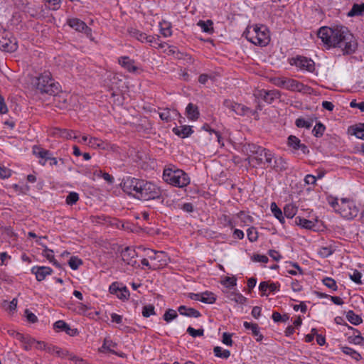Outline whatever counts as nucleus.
Masks as SVG:
<instances>
[{"label":"nucleus","mask_w":364,"mask_h":364,"mask_svg":"<svg viewBox=\"0 0 364 364\" xmlns=\"http://www.w3.org/2000/svg\"><path fill=\"white\" fill-rule=\"evenodd\" d=\"M358 43L349 28L342 25L336 26V40L333 48H341L343 55H351L358 49Z\"/></svg>","instance_id":"f257e3e1"},{"label":"nucleus","mask_w":364,"mask_h":364,"mask_svg":"<svg viewBox=\"0 0 364 364\" xmlns=\"http://www.w3.org/2000/svg\"><path fill=\"white\" fill-rule=\"evenodd\" d=\"M31 83L41 94L55 95L59 92V83L53 78L50 71L46 70L32 79Z\"/></svg>","instance_id":"f03ea898"},{"label":"nucleus","mask_w":364,"mask_h":364,"mask_svg":"<svg viewBox=\"0 0 364 364\" xmlns=\"http://www.w3.org/2000/svg\"><path fill=\"white\" fill-rule=\"evenodd\" d=\"M164 181L175 187L183 188L190 183L188 175L183 170L171 166L165 168L163 172Z\"/></svg>","instance_id":"7ed1b4c3"},{"label":"nucleus","mask_w":364,"mask_h":364,"mask_svg":"<svg viewBox=\"0 0 364 364\" xmlns=\"http://www.w3.org/2000/svg\"><path fill=\"white\" fill-rule=\"evenodd\" d=\"M243 36L248 41L261 47L266 46L270 41L269 30L264 25H255L246 29Z\"/></svg>","instance_id":"20e7f679"},{"label":"nucleus","mask_w":364,"mask_h":364,"mask_svg":"<svg viewBox=\"0 0 364 364\" xmlns=\"http://www.w3.org/2000/svg\"><path fill=\"white\" fill-rule=\"evenodd\" d=\"M265 151L270 150L251 143H246L242 146V151L248 156L247 160L250 164H252L253 167L265 166L266 161L264 154Z\"/></svg>","instance_id":"39448f33"},{"label":"nucleus","mask_w":364,"mask_h":364,"mask_svg":"<svg viewBox=\"0 0 364 364\" xmlns=\"http://www.w3.org/2000/svg\"><path fill=\"white\" fill-rule=\"evenodd\" d=\"M137 199L145 201L160 199L163 200L162 190L154 183L142 180Z\"/></svg>","instance_id":"423d86ee"},{"label":"nucleus","mask_w":364,"mask_h":364,"mask_svg":"<svg viewBox=\"0 0 364 364\" xmlns=\"http://www.w3.org/2000/svg\"><path fill=\"white\" fill-rule=\"evenodd\" d=\"M33 154L36 157L41 159L39 161V164L42 166H45L47 161H50V166H58L59 164H65L64 159L60 158L58 159L57 158L53 157L50 151L45 149L40 146L35 145L33 146Z\"/></svg>","instance_id":"0eeeda50"},{"label":"nucleus","mask_w":364,"mask_h":364,"mask_svg":"<svg viewBox=\"0 0 364 364\" xmlns=\"http://www.w3.org/2000/svg\"><path fill=\"white\" fill-rule=\"evenodd\" d=\"M18 48L17 41L11 32L0 26V50L5 52H14Z\"/></svg>","instance_id":"6e6552de"},{"label":"nucleus","mask_w":364,"mask_h":364,"mask_svg":"<svg viewBox=\"0 0 364 364\" xmlns=\"http://www.w3.org/2000/svg\"><path fill=\"white\" fill-rule=\"evenodd\" d=\"M143 179L136 178L133 177H127L124 178L121 186L123 191L128 195L137 198L140 191V186Z\"/></svg>","instance_id":"1a4fd4ad"},{"label":"nucleus","mask_w":364,"mask_h":364,"mask_svg":"<svg viewBox=\"0 0 364 364\" xmlns=\"http://www.w3.org/2000/svg\"><path fill=\"white\" fill-rule=\"evenodd\" d=\"M358 208L355 203L348 198H342L339 205L338 213L346 219H353L358 214Z\"/></svg>","instance_id":"9d476101"},{"label":"nucleus","mask_w":364,"mask_h":364,"mask_svg":"<svg viewBox=\"0 0 364 364\" xmlns=\"http://www.w3.org/2000/svg\"><path fill=\"white\" fill-rule=\"evenodd\" d=\"M317 36L328 48H333L336 40V26L321 27Z\"/></svg>","instance_id":"9b49d317"},{"label":"nucleus","mask_w":364,"mask_h":364,"mask_svg":"<svg viewBox=\"0 0 364 364\" xmlns=\"http://www.w3.org/2000/svg\"><path fill=\"white\" fill-rule=\"evenodd\" d=\"M289 63L302 70L313 73L315 70V63L311 58L305 56L297 55L289 60Z\"/></svg>","instance_id":"f8f14e48"},{"label":"nucleus","mask_w":364,"mask_h":364,"mask_svg":"<svg viewBox=\"0 0 364 364\" xmlns=\"http://www.w3.org/2000/svg\"><path fill=\"white\" fill-rule=\"evenodd\" d=\"M256 99L262 100L264 102L272 104L275 100L281 97V92L278 90H267L264 89L257 90L254 92Z\"/></svg>","instance_id":"ddd939ff"},{"label":"nucleus","mask_w":364,"mask_h":364,"mask_svg":"<svg viewBox=\"0 0 364 364\" xmlns=\"http://www.w3.org/2000/svg\"><path fill=\"white\" fill-rule=\"evenodd\" d=\"M287 146L291 149L294 154L298 153L300 151L303 154L307 155L309 154L308 146L302 144L301 140L294 135H290L287 139Z\"/></svg>","instance_id":"4468645a"},{"label":"nucleus","mask_w":364,"mask_h":364,"mask_svg":"<svg viewBox=\"0 0 364 364\" xmlns=\"http://www.w3.org/2000/svg\"><path fill=\"white\" fill-rule=\"evenodd\" d=\"M67 24L77 32L84 33L87 36H92V29L80 18H70L67 19Z\"/></svg>","instance_id":"2eb2a0df"},{"label":"nucleus","mask_w":364,"mask_h":364,"mask_svg":"<svg viewBox=\"0 0 364 364\" xmlns=\"http://www.w3.org/2000/svg\"><path fill=\"white\" fill-rule=\"evenodd\" d=\"M50 136L55 138H62L63 139H77L78 135L76 134V132L67 129H61L58 127H54L50 130Z\"/></svg>","instance_id":"dca6fc26"},{"label":"nucleus","mask_w":364,"mask_h":364,"mask_svg":"<svg viewBox=\"0 0 364 364\" xmlns=\"http://www.w3.org/2000/svg\"><path fill=\"white\" fill-rule=\"evenodd\" d=\"M223 105L237 115L243 116L249 110V108L242 104L237 103L231 100L227 99L223 102Z\"/></svg>","instance_id":"f3484780"},{"label":"nucleus","mask_w":364,"mask_h":364,"mask_svg":"<svg viewBox=\"0 0 364 364\" xmlns=\"http://www.w3.org/2000/svg\"><path fill=\"white\" fill-rule=\"evenodd\" d=\"M31 272L36 275L38 282H41L46 279V276L53 273V269L49 267L35 266L31 268Z\"/></svg>","instance_id":"a211bd4d"},{"label":"nucleus","mask_w":364,"mask_h":364,"mask_svg":"<svg viewBox=\"0 0 364 364\" xmlns=\"http://www.w3.org/2000/svg\"><path fill=\"white\" fill-rule=\"evenodd\" d=\"M53 328L57 332L64 331L70 336H75L78 334L77 328H71L70 326L63 320L55 322Z\"/></svg>","instance_id":"6ab92c4d"},{"label":"nucleus","mask_w":364,"mask_h":364,"mask_svg":"<svg viewBox=\"0 0 364 364\" xmlns=\"http://www.w3.org/2000/svg\"><path fill=\"white\" fill-rule=\"evenodd\" d=\"M122 260L129 265L134 266L136 264L135 257L136 253L135 250L131 247H126L121 253Z\"/></svg>","instance_id":"aec40b11"},{"label":"nucleus","mask_w":364,"mask_h":364,"mask_svg":"<svg viewBox=\"0 0 364 364\" xmlns=\"http://www.w3.org/2000/svg\"><path fill=\"white\" fill-rule=\"evenodd\" d=\"M243 326L247 330H250L252 335L255 337V339L257 342H261L264 338L263 335L259 331V327L256 323H250L247 321H245L243 323Z\"/></svg>","instance_id":"412c9836"},{"label":"nucleus","mask_w":364,"mask_h":364,"mask_svg":"<svg viewBox=\"0 0 364 364\" xmlns=\"http://www.w3.org/2000/svg\"><path fill=\"white\" fill-rule=\"evenodd\" d=\"M119 65L129 73H134L138 68L134 65V60L128 56H122L119 58Z\"/></svg>","instance_id":"4be33fe9"},{"label":"nucleus","mask_w":364,"mask_h":364,"mask_svg":"<svg viewBox=\"0 0 364 364\" xmlns=\"http://www.w3.org/2000/svg\"><path fill=\"white\" fill-rule=\"evenodd\" d=\"M88 144L93 149H100L102 150H108L112 148V145L97 137H90Z\"/></svg>","instance_id":"5701e85b"},{"label":"nucleus","mask_w":364,"mask_h":364,"mask_svg":"<svg viewBox=\"0 0 364 364\" xmlns=\"http://www.w3.org/2000/svg\"><path fill=\"white\" fill-rule=\"evenodd\" d=\"M178 311L181 315L191 318H199L201 316V314L199 311L191 307H187L184 305L180 306L178 308Z\"/></svg>","instance_id":"b1692460"},{"label":"nucleus","mask_w":364,"mask_h":364,"mask_svg":"<svg viewBox=\"0 0 364 364\" xmlns=\"http://www.w3.org/2000/svg\"><path fill=\"white\" fill-rule=\"evenodd\" d=\"M288 168L289 164L287 161L282 156H277L275 155L273 170L276 172L281 173L287 171Z\"/></svg>","instance_id":"393cba45"},{"label":"nucleus","mask_w":364,"mask_h":364,"mask_svg":"<svg viewBox=\"0 0 364 364\" xmlns=\"http://www.w3.org/2000/svg\"><path fill=\"white\" fill-rule=\"evenodd\" d=\"M316 222H317V220H307L301 216H297L295 218V223L297 225L301 227L302 228H304L306 230H314V228L316 226Z\"/></svg>","instance_id":"a878e982"},{"label":"nucleus","mask_w":364,"mask_h":364,"mask_svg":"<svg viewBox=\"0 0 364 364\" xmlns=\"http://www.w3.org/2000/svg\"><path fill=\"white\" fill-rule=\"evenodd\" d=\"M172 132L179 137L186 138L191 135L193 130L192 129V127L184 125L173 127Z\"/></svg>","instance_id":"bb28decb"},{"label":"nucleus","mask_w":364,"mask_h":364,"mask_svg":"<svg viewBox=\"0 0 364 364\" xmlns=\"http://www.w3.org/2000/svg\"><path fill=\"white\" fill-rule=\"evenodd\" d=\"M292 82V90L291 92H298L304 94H310L313 90L311 87L307 85H304V83L296 80H294V82Z\"/></svg>","instance_id":"cd10ccee"},{"label":"nucleus","mask_w":364,"mask_h":364,"mask_svg":"<svg viewBox=\"0 0 364 364\" xmlns=\"http://www.w3.org/2000/svg\"><path fill=\"white\" fill-rule=\"evenodd\" d=\"M187 117L192 121L197 120L199 118L200 112L197 105L193 103L188 104L186 108Z\"/></svg>","instance_id":"c85d7f7f"},{"label":"nucleus","mask_w":364,"mask_h":364,"mask_svg":"<svg viewBox=\"0 0 364 364\" xmlns=\"http://www.w3.org/2000/svg\"><path fill=\"white\" fill-rule=\"evenodd\" d=\"M271 211L274 216L282 223L284 224L285 219L282 210L277 206L275 202H272L270 205Z\"/></svg>","instance_id":"c756f323"},{"label":"nucleus","mask_w":364,"mask_h":364,"mask_svg":"<svg viewBox=\"0 0 364 364\" xmlns=\"http://www.w3.org/2000/svg\"><path fill=\"white\" fill-rule=\"evenodd\" d=\"M348 16H364V3L360 4H354L348 14Z\"/></svg>","instance_id":"7c9ffc66"},{"label":"nucleus","mask_w":364,"mask_h":364,"mask_svg":"<svg viewBox=\"0 0 364 364\" xmlns=\"http://www.w3.org/2000/svg\"><path fill=\"white\" fill-rule=\"evenodd\" d=\"M171 110L168 108L163 109L162 112H159V117L161 120L169 122L172 119H173V117L171 114ZM172 113L174 114L175 116H177L178 113L176 109L172 110Z\"/></svg>","instance_id":"2f4dec72"},{"label":"nucleus","mask_w":364,"mask_h":364,"mask_svg":"<svg viewBox=\"0 0 364 364\" xmlns=\"http://www.w3.org/2000/svg\"><path fill=\"white\" fill-rule=\"evenodd\" d=\"M298 210V208L293 203H288L284 207V215L287 218H293Z\"/></svg>","instance_id":"473e14b6"},{"label":"nucleus","mask_w":364,"mask_h":364,"mask_svg":"<svg viewBox=\"0 0 364 364\" xmlns=\"http://www.w3.org/2000/svg\"><path fill=\"white\" fill-rule=\"evenodd\" d=\"M340 348L344 354L350 356L357 361L362 358L361 355L358 352L348 346H341Z\"/></svg>","instance_id":"72a5a7b5"},{"label":"nucleus","mask_w":364,"mask_h":364,"mask_svg":"<svg viewBox=\"0 0 364 364\" xmlns=\"http://www.w3.org/2000/svg\"><path fill=\"white\" fill-rule=\"evenodd\" d=\"M160 31L163 36L169 37L172 35L171 23L166 21H163L159 23Z\"/></svg>","instance_id":"f704fd0d"},{"label":"nucleus","mask_w":364,"mask_h":364,"mask_svg":"<svg viewBox=\"0 0 364 364\" xmlns=\"http://www.w3.org/2000/svg\"><path fill=\"white\" fill-rule=\"evenodd\" d=\"M346 318L350 323L355 326L359 325L363 322L362 318L360 316L355 314V312L352 310H349L346 313Z\"/></svg>","instance_id":"c9c22d12"},{"label":"nucleus","mask_w":364,"mask_h":364,"mask_svg":"<svg viewBox=\"0 0 364 364\" xmlns=\"http://www.w3.org/2000/svg\"><path fill=\"white\" fill-rule=\"evenodd\" d=\"M314 123V119L309 118L305 119L304 118L299 117L296 119L295 124L299 128L310 129Z\"/></svg>","instance_id":"e433bc0d"},{"label":"nucleus","mask_w":364,"mask_h":364,"mask_svg":"<svg viewBox=\"0 0 364 364\" xmlns=\"http://www.w3.org/2000/svg\"><path fill=\"white\" fill-rule=\"evenodd\" d=\"M129 33L130 34L131 36L135 38L136 40L141 43H145V41L147 40L146 34L136 28H129Z\"/></svg>","instance_id":"4c0bfd02"},{"label":"nucleus","mask_w":364,"mask_h":364,"mask_svg":"<svg viewBox=\"0 0 364 364\" xmlns=\"http://www.w3.org/2000/svg\"><path fill=\"white\" fill-rule=\"evenodd\" d=\"M201 302L203 303L212 304L216 301L215 295L211 291H205L201 293Z\"/></svg>","instance_id":"58836bf2"},{"label":"nucleus","mask_w":364,"mask_h":364,"mask_svg":"<svg viewBox=\"0 0 364 364\" xmlns=\"http://www.w3.org/2000/svg\"><path fill=\"white\" fill-rule=\"evenodd\" d=\"M266 164L264 166L270 168L273 170L274 161L275 159V154L272 151H265L264 152Z\"/></svg>","instance_id":"ea45409f"},{"label":"nucleus","mask_w":364,"mask_h":364,"mask_svg":"<svg viewBox=\"0 0 364 364\" xmlns=\"http://www.w3.org/2000/svg\"><path fill=\"white\" fill-rule=\"evenodd\" d=\"M325 130V125L321 122H318L312 130V134L315 137L320 138L323 135Z\"/></svg>","instance_id":"a19ab883"},{"label":"nucleus","mask_w":364,"mask_h":364,"mask_svg":"<svg viewBox=\"0 0 364 364\" xmlns=\"http://www.w3.org/2000/svg\"><path fill=\"white\" fill-rule=\"evenodd\" d=\"M117 344L114 342H113L111 340L105 339L104 343L102 346V349H103L102 351H108L112 354H117V352L114 351L112 348H116Z\"/></svg>","instance_id":"79ce46f5"},{"label":"nucleus","mask_w":364,"mask_h":364,"mask_svg":"<svg viewBox=\"0 0 364 364\" xmlns=\"http://www.w3.org/2000/svg\"><path fill=\"white\" fill-rule=\"evenodd\" d=\"M229 298L230 300L240 304H244L247 301V298L242 294L232 291L230 294Z\"/></svg>","instance_id":"37998d69"},{"label":"nucleus","mask_w":364,"mask_h":364,"mask_svg":"<svg viewBox=\"0 0 364 364\" xmlns=\"http://www.w3.org/2000/svg\"><path fill=\"white\" fill-rule=\"evenodd\" d=\"M214 355L216 357L221 358H228L230 355V351L229 350H223L220 346H216L213 349Z\"/></svg>","instance_id":"c03bdc74"},{"label":"nucleus","mask_w":364,"mask_h":364,"mask_svg":"<svg viewBox=\"0 0 364 364\" xmlns=\"http://www.w3.org/2000/svg\"><path fill=\"white\" fill-rule=\"evenodd\" d=\"M164 252H156L152 250H149L146 255L151 260H157L158 262L164 261V264H166V260L161 258V255H164Z\"/></svg>","instance_id":"a18cd8bd"},{"label":"nucleus","mask_w":364,"mask_h":364,"mask_svg":"<svg viewBox=\"0 0 364 364\" xmlns=\"http://www.w3.org/2000/svg\"><path fill=\"white\" fill-rule=\"evenodd\" d=\"M142 316L145 318H148L151 315H155V307L152 304L145 305L142 308Z\"/></svg>","instance_id":"49530a36"},{"label":"nucleus","mask_w":364,"mask_h":364,"mask_svg":"<svg viewBox=\"0 0 364 364\" xmlns=\"http://www.w3.org/2000/svg\"><path fill=\"white\" fill-rule=\"evenodd\" d=\"M334 249L331 246L321 247L318 250V255L323 258H326L334 252Z\"/></svg>","instance_id":"de8ad7c7"},{"label":"nucleus","mask_w":364,"mask_h":364,"mask_svg":"<svg viewBox=\"0 0 364 364\" xmlns=\"http://www.w3.org/2000/svg\"><path fill=\"white\" fill-rule=\"evenodd\" d=\"M36 343V340L28 336L26 339L21 343V346L25 350H30Z\"/></svg>","instance_id":"09e8293b"},{"label":"nucleus","mask_w":364,"mask_h":364,"mask_svg":"<svg viewBox=\"0 0 364 364\" xmlns=\"http://www.w3.org/2000/svg\"><path fill=\"white\" fill-rule=\"evenodd\" d=\"M68 264L72 269L76 270L80 265L82 264V260L77 257L73 256L70 258Z\"/></svg>","instance_id":"8fccbe9b"},{"label":"nucleus","mask_w":364,"mask_h":364,"mask_svg":"<svg viewBox=\"0 0 364 364\" xmlns=\"http://www.w3.org/2000/svg\"><path fill=\"white\" fill-rule=\"evenodd\" d=\"M322 282L323 284L328 288L332 289L333 291L337 290L338 286L336 284V282L331 277H326L323 279Z\"/></svg>","instance_id":"3c124183"},{"label":"nucleus","mask_w":364,"mask_h":364,"mask_svg":"<svg viewBox=\"0 0 364 364\" xmlns=\"http://www.w3.org/2000/svg\"><path fill=\"white\" fill-rule=\"evenodd\" d=\"M79 200V194L76 192H70L66 197L65 202L68 205H73Z\"/></svg>","instance_id":"603ef678"},{"label":"nucleus","mask_w":364,"mask_h":364,"mask_svg":"<svg viewBox=\"0 0 364 364\" xmlns=\"http://www.w3.org/2000/svg\"><path fill=\"white\" fill-rule=\"evenodd\" d=\"M177 316H178V314L175 310L168 309L165 311V313L163 316V318H164V321H166V322H170L172 320L177 318Z\"/></svg>","instance_id":"864d4df0"},{"label":"nucleus","mask_w":364,"mask_h":364,"mask_svg":"<svg viewBox=\"0 0 364 364\" xmlns=\"http://www.w3.org/2000/svg\"><path fill=\"white\" fill-rule=\"evenodd\" d=\"M286 77H271L269 82L278 87L284 88L285 86Z\"/></svg>","instance_id":"5fc2aeb1"},{"label":"nucleus","mask_w":364,"mask_h":364,"mask_svg":"<svg viewBox=\"0 0 364 364\" xmlns=\"http://www.w3.org/2000/svg\"><path fill=\"white\" fill-rule=\"evenodd\" d=\"M247 235L250 242H255L258 239V232L255 227H250L247 229Z\"/></svg>","instance_id":"6e6d98bb"},{"label":"nucleus","mask_w":364,"mask_h":364,"mask_svg":"<svg viewBox=\"0 0 364 364\" xmlns=\"http://www.w3.org/2000/svg\"><path fill=\"white\" fill-rule=\"evenodd\" d=\"M198 25L201 28L203 32L210 33L213 30V22L210 20L207 21H200Z\"/></svg>","instance_id":"4d7b16f0"},{"label":"nucleus","mask_w":364,"mask_h":364,"mask_svg":"<svg viewBox=\"0 0 364 364\" xmlns=\"http://www.w3.org/2000/svg\"><path fill=\"white\" fill-rule=\"evenodd\" d=\"M186 332L191 336L193 338L198 337V336H203L204 334V329L203 328H199V329H195L191 326L188 327Z\"/></svg>","instance_id":"13d9d810"},{"label":"nucleus","mask_w":364,"mask_h":364,"mask_svg":"<svg viewBox=\"0 0 364 364\" xmlns=\"http://www.w3.org/2000/svg\"><path fill=\"white\" fill-rule=\"evenodd\" d=\"M364 338L361 336L360 332H358V334L355 336H351L348 338V341L350 343H353L355 345H360L363 341Z\"/></svg>","instance_id":"bf43d9fd"},{"label":"nucleus","mask_w":364,"mask_h":364,"mask_svg":"<svg viewBox=\"0 0 364 364\" xmlns=\"http://www.w3.org/2000/svg\"><path fill=\"white\" fill-rule=\"evenodd\" d=\"M353 134L357 138L364 140V127L361 126V123L353 129Z\"/></svg>","instance_id":"052dcab7"},{"label":"nucleus","mask_w":364,"mask_h":364,"mask_svg":"<svg viewBox=\"0 0 364 364\" xmlns=\"http://www.w3.org/2000/svg\"><path fill=\"white\" fill-rule=\"evenodd\" d=\"M116 296L119 299L127 300L129 297V291L126 287H122Z\"/></svg>","instance_id":"680f3d73"},{"label":"nucleus","mask_w":364,"mask_h":364,"mask_svg":"<svg viewBox=\"0 0 364 364\" xmlns=\"http://www.w3.org/2000/svg\"><path fill=\"white\" fill-rule=\"evenodd\" d=\"M222 218L224 221L225 226L228 227L230 229H233L235 227V222L232 219H231L228 215H223L222 216Z\"/></svg>","instance_id":"e2e57ef3"},{"label":"nucleus","mask_w":364,"mask_h":364,"mask_svg":"<svg viewBox=\"0 0 364 364\" xmlns=\"http://www.w3.org/2000/svg\"><path fill=\"white\" fill-rule=\"evenodd\" d=\"M42 255L45 257L50 262L55 259L53 250L48 249L47 247H46L43 250Z\"/></svg>","instance_id":"0e129e2a"},{"label":"nucleus","mask_w":364,"mask_h":364,"mask_svg":"<svg viewBox=\"0 0 364 364\" xmlns=\"http://www.w3.org/2000/svg\"><path fill=\"white\" fill-rule=\"evenodd\" d=\"M361 277L362 274L358 270H354L353 274L350 275V279L358 284H362Z\"/></svg>","instance_id":"69168bd1"},{"label":"nucleus","mask_w":364,"mask_h":364,"mask_svg":"<svg viewBox=\"0 0 364 364\" xmlns=\"http://www.w3.org/2000/svg\"><path fill=\"white\" fill-rule=\"evenodd\" d=\"M223 284L227 287H232L237 284V279L235 277H226L223 281Z\"/></svg>","instance_id":"338daca9"},{"label":"nucleus","mask_w":364,"mask_h":364,"mask_svg":"<svg viewBox=\"0 0 364 364\" xmlns=\"http://www.w3.org/2000/svg\"><path fill=\"white\" fill-rule=\"evenodd\" d=\"M232 333L225 332L223 334V343L227 346H231L232 345Z\"/></svg>","instance_id":"774afa93"}]
</instances>
